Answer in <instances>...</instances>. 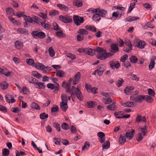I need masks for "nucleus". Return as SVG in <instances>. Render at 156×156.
<instances>
[{
  "mask_svg": "<svg viewBox=\"0 0 156 156\" xmlns=\"http://www.w3.org/2000/svg\"><path fill=\"white\" fill-rule=\"evenodd\" d=\"M90 146V144L88 142H86L84 146L82 148V150L84 151L85 149H87Z\"/></svg>",
  "mask_w": 156,
  "mask_h": 156,
  "instance_id": "obj_53",
  "label": "nucleus"
},
{
  "mask_svg": "<svg viewBox=\"0 0 156 156\" xmlns=\"http://www.w3.org/2000/svg\"><path fill=\"white\" fill-rule=\"evenodd\" d=\"M23 46V43L21 41L18 40L15 41V47L17 49H20Z\"/></svg>",
  "mask_w": 156,
  "mask_h": 156,
  "instance_id": "obj_14",
  "label": "nucleus"
},
{
  "mask_svg": "<svg viewBox=\"0 0 156 156\" xmlns=\"http://www.w3.org/2000/svg\"><path fill=\"white\" fill-rule=\"evenodd\" d=\"M97 105V103L95 102L90 101L87 102V106L88 108H93L95 107Z\"/></svg>",
  "mask_w": 156,
  "mask_h": 156,
  "instance_id": "obj_28",
  "label": "nucleus"
},
{
  "mask_svg": "<svg viewBox=\"0 0 156 156\" xmlns=\"http://www.w3.org/2000/svg\"><path fill=\"white\" fill-rule=\"evenodd\" d=\"M24 19L26 21L29 22V23H32L33 22V18H32L30 16H24Z\"/></svg>",
  "mask_w": 156,
  "mask_h": 156,
  "instance_id": "obj_47",
  "label": "nucleus"
},
{
  "mask_svg": "<svg viewBox=\"0 0 156 156\" xmlns=\"http://www.w3.org/2000/svg\"><path fill=\"white\" fill-rule=\"evenodd\" d=\"M75 89V87L74 86H73L70 89L69 93L71 94V97L72 98L73 96H75V95H76L78 100L80 101H82L83 99V97L79 89L77 87L75 90V93H73Z\"/></svg>",
  "mask_w": 156,
  "mask_h": 156,
  "instance_id": "obj_1",
  "label": "nucleus"
},
{
  "mask_svg": "<svg viewBox=\"0 0 156 156\" xmlns=\"http://www.w3.org/2000/svg\"><path fill=\"white\" fill-rule=\"evenodd\" d=\"M48 51L50 55L52 57L55 55V52L52 47L49 48Z\"/></svg>",
  "mask_w": 156,
  "mask_h": 156,
  "instance_id": "obj_48",
  "label": "nucleus"
},
{
  "mask_svg": "<svg viewBox=\"0 0 156 156\" xmlns=\"http://www.w3.org/2000/svg\"><path fill=\"white\" fill-rule=\"evenodd\" d=\"M22 90L24 94L27 95H29V90L28 88L25 86L23 87Z\"/></svg>",
  "mask_w": 156,
  "mask_h": 156,
  "instance_id": "obj_54",
  "label": "nucleus"
},
{
  "mask_svg": "<svg viewBox=\"0 0 156 156\" xmlns=\"http://www.w3.org/2000/svg\"><path fill=\"white\" fill-rule=\"evenodd\" d=\"M85 87L88 92H90L94 94H97L98 92V88L96 87H92L90 84L86 83Z\"/></svg>",
  "mask_w": 156,
  "mask_h": 156,
  "instance_id": "obj_4",
  "label": "nucleus"
},
{
  "mask_svg": "<svg viewBox=\"0 0 156 156\" xmlns=\"http://www.w3.org/2000/svg\"><path fill=\"white\" fill-rule=\"evenodd\" d=\"M65 73L61 70H57L56 76L60 77H63L65 76Z\"/></svg>",
  "mask_w": 156,
  "mask_h": 156,
  "instance_id": "obj_22",
  "label": "nucleus"
},
{
  "mask_svg": "<svg viewBox=\"0 0 156 156\" xmlns=\"http://www.w3.org/2000/svg\"><path fill=\"white\" fill-rule=\"evenodd\" d=\"M73 4L77 7H80L83 5V2L82 0H75L73 2Z\"/></svg>",
  "mask_w": 156,
  "mask_h": 156,
  "instance_id": "obj_17",
  "label": "nucleus"
},
{
  "mask_svg": "<svg viewBox=\"0 0 156 156\" xmlns=\"http://www.w3.org/2000/svg\"><path fill=\"white\" fill-rule=\"evenodd\" d=\"M59 111V109L58 107L56 105L55 107L52 108L51 109V114L53 115H55L54 113L57 112Z\"/></svg>",
  "mask_w": 156,
  "mask_h": 156,
  "instance_id": "obj_43",
  "label": "nucleus"
},
{
  "mask_svg": "<svg viewBox=\"0 0 156 156\" xmlns=\"http://www.w3.org/2000/svg\"><path fill=\"white\" fill-rule=\"evenodd\" d=\"M60 31H57L55 32V34L57 37H65L66 36L65 34L62 33V28H60L59 30Z\"/></svg>",
  "mask_w": 156,
  "mask_h": 156,
  "instance_id": "obj_21",
  "label": "nucleus"
},
{
  "mask_svg": "<svg viewBox=\"0 0 156 156\" xmlns=\"http://www.w3.org/2000/svg\"><path fill=\"white\" fill-rule=\"evenodd\" d=\"M97 135L100 138L99 141L100 143H104L105 139V134L102 132H100L98 133Z\"/></svg>",
  "mask_w": 156,
  "mask_h": 156,
  "instance_id": "obj_11",
  "label": "nucleus"
},
{
  "mask_svg": "<svg viewBox=\"0 0 156 156\" xmlns=\"http://www.w3.org/2000/svg\"><path fill=\"white\" fill-rule=\"evenodd\" d=\"M119 140L120 144H123L126 141V138L125 136H122L121 135L119 138Z\"/></svg>",
  "mask_w": 156,
  "mask_h": 156,
  "instance_id": "obj_24",
  "label": "nucleus"
},
{
  "mask_svg": "<svg viewBox=\"0 0 156 156\" xmlns=\"http://www.w3.org/2000/svg\"><path fill=\"white\" fill-rule=\"evenodd\" d=\"M17 31L18 33L22 34H28V31L26 29L23 28H20L18 29Z\"/></svg>",
  "mask_w": 156,
  "mask_h": 156,
  "instance_id": "obj_33",
  "label": "nucleus"
},
{
  "mask_svg": "<svg viewBox=\"0 0 156 156\" xmlns=\"http://www.w3.org/2000/svg\"><path fill=\"white\" fill-rule=\"evenodd\" d=\"M134 89L133 86L126 87L124 89V93L127 95H129L130 94V91Z\"/></svg>",
  "mask_w": 156,
  "mask_h": 156,
  "instance_id": "obj_25",
  "label": "nucleus"
},
{
  "mask_svg": "<svg viewBox=\"0 0 156 156\" xmlns=\"http://www.w3.org/2000/svg\"><path fill=\"white\" fill-rule=\"evenodd\" d=\"M139 129L142 133L143 135L144 136H145L146 133L147 132V130L146 129V126H145L144 127H139Z\"/></svg>",
  "mask_w": 156,
  "mask_h": 156,
  "instance_id": "obj_41",
  "label": "nucleus"
},
{
  "mask_svg": "<svg viewBox=\"0 0 156 156\" xmlns=\"http://www.w3.org/2000/svg\"><path fill=\"white\" fill-rule=\"evenodd\" d=\"M53 126L58 132L60 131V125L56 122L53 123Z\"/></svg>",
  "mask_w": 156,
  "mask_h": 156,
  "instance_id": "obj_50",
  "label": "nucleus"
},
{
  "mask_svg": "<svg viewBox=\"0 0 156 156\" xmlns=\"http://www.w3.org/2000/svg\"><path fill=\"white\" fill-rule=\"evenodd\" d=\"M33 67H35L38 69H41V70H43L45 69V66L43 64L38 63V64L35 63Z\"/></svg>",
  "mask_w": 156,
  "mask_h": 156,
  "instance_id": "obj_19",
  "label": "nucleus"
},
{
  "mask_svg": "<svg viewBox=\"0 0 156 156\" xmlns=\"http://www.w3.org/2000/svg\"><path fill=\"white\" fill-rule=\"evenodd\" d=\"M146 120L145 116H142L141 115L138 114L136 118V122H140L141 121L145 122Z\"/></svg>",
  "mask_w": 156,
  "mask_h": 156,
  "instance_id": "obj_16",
  "label": "nucleus"
},
{
  "mask_svg": "<svg viewBox=\"0 0 156 156\" xmlns=\"http://www.w3.org/2000/svg\"><path fill=\"white\" fill-rule=\"evenodd\" d=\"M35 87L38 89H44L45 87V85L43 82L36 81L35 83Z\"/></svg>",
  "mask_w": 156,
  "mask_h": 156,
  "instance_id": "obj_10",
  "label": "nucleus"
},
{
  "mask_svg": "<svg viewBox=\"0 0 156 156\" xmlns=\"http://www.w3.org/2000/svg\"><path fill=\"white\" fill-rule=\"evenodd\" d=\"M59 14V12L56 10H51L49 12V15L51 16H54L56 15H58Z\"/></svg>",
  "mask_w": 156,
  "mask_h": 156,
  "instance_id": "obj_40",
  "label": "nucleus"
},
{
  "mask_svg": "<svg viewBox=\"0 0 156 156\" xmlns=\"http://www.w3.org/2000/svg\"><path fill=\"white\" fill-rule=\"evenodd\" d=\"M143 139L142 136V134L141 133H139L137 134V136L136 138V140L138 141H140L141 140Z\"/></svg>",
  "mask_w": 156,
  "mask_h": 156,
  "instance_id": "obj_64",
  "label": "nucleus"
},
{
  "mask_svg": "<svg viewBox=\"0 0 156 156\" xmlns=\"http://www.w3.org/2000/svg\"><path fill=\"white\" fill-rule=\"evenodd\" d=\"M135 4H136L135 2L131 3L130 4L129 8L127 12L128 13H129L135 7Z\"/></svg>",
  "mask_w": 156,
  "mask_h": 156,
  "instance_id": "obj_59",
  "label": "nucleus"
},
{
  "mask_svg": "<svg viewBox=\"0 0 156 156\" xmlns=\"http://www.w3.org/2000/svg\"><path fill=\"white\" fill-rule=\"evenodd\" d=\"M144 96L143 95H138L137 96V102L138 103L141 102L143 100H144Z\"/></svg>",
  "mask_w": 156,
  "mask_h": 156,
  "instance_id": "obj_51",
  "label": "nucleus"
},
{
  "mask_svg": "<svg viewBox=\"0 0 156 156\" xmlns=\"http://www.w3.org/2000/svg\"><path fill=\"white\" fill-rule=\"evenodd\" d=\"M97 11L99 15L100 16L102 17H105L107 13V11L104 9H100L99 8Z\"/></svg>",
  "mask_w": 156,
  "mask_h": 156,
  "instance_id": "obj_15",
  "label": "nucleus"
},
{
  "mask_svg": "<svg viewBox=\"0 0 156 156\" xmlns=\"http://www.w3.org/2000/svg\"><path fill=\"white\" fill-rule=\"evenodd\" d=\"M73 18L75 23L77 26L80 25L81 23H83L84 21L83 17H80L77 15H74Z\"/></svg>",
  "mask_w": 156,
  "mask_h": 156,
  "instance_id": "obj_3",
  "label": "nucleus"
},
{
  "mask_svg": "<svg viewBox=\"0 0 156 156\" xmlns=\"http://www.w3.org/2000/svg\"><path fill=\"white\" fill-rule=\"evenodd\" d=\"M148 94L152 97L154 96L155 93L154 91L151 88H149L147 90Z\"/></svg>",
  "mask_w": 156,
  "mask_h": 156,
  "instance_id": "obj_56",
  "label": "nucleus"
},
{
  "mask_svg": "<svg viewBox=\"0 0 156 156\" xmlns=\"http://www.w3.org/2000/svg\"><path fill=\"white\" fill-rule=\"evenodd\" d=\"M81 76V73L80 72H78L74 77V79L78 80L80 79Z\"/></svg>",
  "mask_w": 156,
  "mask_h": 156,
  "instance_id": "obj_63",
  "label": "nucleus"
},
{
  "mask_svg": "<svg viewBox=\"0 0 156 156\" xmlns=\"http://www.w3.org/2000/svg\"><path fill=\"white\" fill-rule=\"evenodd\" d=\"M103 101L105 104H109L112 102V100L110 98H104L103 99Z\"/></svg>",
  "mask_w": 156,
  "mask_h": 156,
  "instance_id": "obj_42",
  "label": "nucleus"
},
{
  "mask_svg": "<svg viewBox=\"0 0 156 156\" xmlns=\"http://www.w3.org/2000/svg\"><path fill=\"white\" fill-rule=\"evenodd\" d=\"M0 86L2 90L6 89L8 87V83L5 81H3L0 83Z\"/></svg>",
  "mask_w": 156,
  "mask_h": 156,
  "instance_id": "obj_23",
  "label": "nucleus"
},
{
  "mask_svg": "<svg viewBox=\"0 0 156 156\" xmlns=\"http://www.w3.org/2000/svg\"><path fill=\"white\" fill-rule=\"evenodd\" d=\"M110 66L113 70L115 69V67L118 69L120 66V64L119 62L116 61L115 62L114 61H111L109 62Z\"/></svg>",
  "mask_w": 156,
  "mask_h": 156,
  "instance_id": "obj_7",
  "label": "nucleus"
},
{
  "mask_svg": "<svg viewBox=\"0 0 156 156\" xmlns=\"http://www.w3.org/2000/svg\"><path fill=\"white\" fill-rule=\"evenodd\" d=\"M26 62L28 65H31L33 67V66H34L35 64L34 60L31 58L27 59L26 60Z\"/></svg>",
  "mask_w": 156,
  "mask_h": 156,
  "instance_id": "obj_45",
  "label": "nucleus"
},
{
  "mask_svg": "<svg viewBox=\"0 0 156 156\" xmlns=\"http://www.w3.org/2000/svg\"><path fill=\"white\" fill-rule=\"evenodd\" d=\"M57 6L61 10L63 11H68L69 8L67 6L62 4H57Z\"/></svg>",
  "mask_w": 156,
  "mask_h": 156,
  "instance_id": "obj_18",
  "label": "nucleus"
},
{
  "mask_svg": "<svg viewBox=\"0 0 156 156\" xmlns=\"http://www.w3.org/2000/svg\"><path fill=\"white\" fill-rule=\"evenodd\" d=\"M62 128L64 130H67L69 128L68 124L66 123H64L62 124Z\"/></svg>",
  "mask_w": 156,
  "mask_h": 156,
  "instance_id": "obj_52",
  "label": "nucleus"
},
{
  "mask_svg": "<svg viewBox=\"0 0 156 156\" xmlns=\"http://www.w3.org/2000/svg\"><path fill=\"white\" fill-rule=\"evenodd\" d=\"M124 82V80L122 79H121L120 80H118L116 81V85L118 87H120L122 86V83Z\"/></svg>",
  "mask_w": 156,
  "mask_h": 156,
  "instance_id": "obj_49",
  "label": "nucleus"
},
{
  "mask_svg": "<svg viewBox=\"0 0 156 156\" xmlns=\"http://www.w3.org/2000/svg\"><path fill=\"white\" fill-rule=\"evenodd\" d=\"M77 33L87 35L88 32L85 29H79L77 31Z\"/></svg>",
  "mask_w": 156,
  "mask_h": 156,
  "instance_id": "obj_36",
  "label": "nucleus"
},
{
  "mask_svg": "<svg viewBox=\"0 0 156 156\" xmlns=\"http://www.w3.org/2000/svg\"><path fill=\"white\" fill-rule=\"evenodd\" d=\"M146 45L145 41L142 40H137L134 43V46L137 47L140 49H143L144 48L145 45Z\"/></svg>",
  "mask_w": 156,
  "mask_h": 156,
  "instance_id": "obj_5",
  "label": "nucleus"
},
{
  "mask_svg": "<svg viewBox=\"0 0 156 156\" xmlns=\"http://www.w3.org/2000/svg\"><path fill=\"white\" fill-rule=\"evenodd\" d=\"M98 10V8L94 9L93 8H90L87 10V11L95 13L97 12Z\"/></svg>",
  "mask_w": 156,
  "mask_h": 156,
  "instance_id": "obj_61",
  "label": "nucleus"
},
{
  "mask_svg": "<svg viewBox=\"0 0 156 156\" xmlns=\"http://www.w3.org/2000/svg\"><path fill=\"white\" fill-rule=\"evenodd\" d=\"M32 73L34 76L38 78H40L42 76L40 73L36 71H33Z\"/></svg>",
  "mask_w": 156,
  "mask_h": 156,
  "instance_id": "obj_44",
  "label": "nucleus"
},
{
  "mask_svg": "<svg viewBox=\"0 0 156 156\" xmlns=\"http://www.w3.org/2000/svg\"><path fill=\"white\" fill-rule=\"evenodd\" d=\"M60 105L61 108L64 112H65L68 108L67 104H66V103H60Z\"/></svg>",
  "mask_w": 156,
  "mask_h": 156,
  "instance_id": "obj_29",
  "label": "nucleus"
},
{
  "mask_svg": "<svg viewBox=\"0 0 156 156\" xmlns=\"http://www.w3.org/2000/svg\"><path fill=\"white\" fill-rule=\"evenodd\" d=\"M12 98V96L9 94H6L5 95V99L6 101L9 103H10V101Z\"/></svg>",
  "mask_w": 156,
  "mask_h": 156,
  "instance_id": "obj_46",
  "label": "nucleus"
},
{
  "mask_svg": "<svg viewBox=\"0 0 156 156\" xmlns=\"http://www.w3.org/2000/svg\"><path fill=\"white\" fill-rule=\"evenodd\" d=\"M6 12L8 15H15L14 11L13 9L11 8H7L6 9Z\"/></svg>",
  "mask_w": 156,
  "mask_h": 156,
  "instance_id": "obj_27",
  "label": "nucleus"
},
{
  "mask_svg": "<svg viewBox=\"0 0 156 156\" xmlns=\"http://www.w3.org/2000/svg\"><path fill=\"white\" fill-rule=\"evenodd\" d=\"M105 52H103L98 53L96 55V57L100 60H104L106 59Z\"/></svg>",
  "mask_w": 156,
  "mask_h": 156,
  "instance_id": "obj_9",
  "label": "nucleus"
},
{
  "mask_svg": "<svg viewBox=\"0 0 156 156\" xmlns=\"http://www.w3.org/2000/svg\"><path fill=\"white\" fill-rule=\"evenodd\" d=\"M102 144L103 149H106L109 148L110 146V143L109 140L106 141L103 143Z\"/></svg>",
  "mask_w": 156,
  "mask_h": 156,
  "instance_id": "obj_26",
  "label": "nucleus"
},
{
  "mask_svg": "<svg viewBox=\"0 0 156 156\" xmlns=\"http://www.w3.org/2000/svg\"><path fill=\"white\" fill-rule=\"evenodd\" d=\"M32 37L35 38L43 39L46 37L45 34L42 31H33L31 33Z\"/></svg>",
  "mask_w": 156,
  "mask_h": 156,
  "instance_id": "obj_2",
  "label": "nucleus"
},
{
  "mask_svg": "<svg viewBox=\"0 0 156 156\" xmlns=\"http://www.w3.org/2000/svg\"><path fill=\"white\" fill-rule=\"evenodd\" d=\"M129 60L131 62L135 63L137 62L138 61V58L135 56L132 55L129 58Z\"/></svg>",
  "mask_w": 156,
  "mask_h": 156,
  "instance_id": "obj_39",
  "label": "nucleus"
},
{
  "mask_svg": "<svg viewBox=\"0 0 156 156\" xmlns=\"http://www.w3.org/2000/svg\"><path fill=\"white\" fill-rule=\"evenodd\" d=\"M59 19L61 21L65 23H70L73 21L72 18L70 17L68 18L62 15H60L59 17Z\"/></svg>",
  "mask_w": 156,
  "mask_h": 156,
  "instance_id": "obj_6",
  "label": "nucleus"
},
{
  "mask_svg": "<svg viewBox=\"0 0 156 156\" xmlns=\"http://www.w3.org/2000/svg\"><path fill=\"white\" fill-rule=\"evenodd\" d=\"M111 52L114 54L119 51V48L116 44H110Z\"/></svg>",
  "mask_w": 156,
  "mask_h": 156,
  "instance_id": "obj_8",
  "label": "nucleus"
},
{
  "mask_svg": "<svg viewBox=\"0 0 156 156\" xmlns=\"http://www.w3.org/2000/svg\"><path fill=\"white\" fill-rule=\"evenodd\" d=\"M33 21L37 24H39L40 23L41 19L37 17L34 16L33 17Z\"/></svg>",
  "mask_w": 156,
  "mask_h": 156,
  "instance_id": "obj_57",
  "label": "nucleus"
},
{
  "mask_svg": "<svg viewBox=\"0 0 156 156\" xmlns=\"http://www.w3.org/2000/svg\"><path fill=\"white\" fill-rule=\"evenodd\" d=\"M139 19V18L138 17H130L126 18V20L127 22H131L136 20Z\"/></svg>",
  "mask_w": 156,
  "mask_h": 156,
  "instance_id": "obj_34",
  "label": "nucleus"
},
{
  "mask_svg": "<svg viewBox=\"0 0 156 156\" xmlns=\"http://www.w3.org/2000/svg\"><path fill=\"white\" fill-rule=\"evenodd\" d=\"M122 105L126 107H134V103L131 101H127L124 103Z\"/></svg>",
  "mask_w": 156,
  "mask_h": 156,
  "instance_id": "obj_32",
  "label": "nucleus"
},
{
  "mask_svg": "<svg viewBox=\"0 0 156 156\" xmlns=\"http://www.w3.org/2000/svg\"><path fill=\"white\" fill-rule=\"evenodd\" d=\"M96 50L90 48H86L85 49V53L89 55L93 56L95 54Z\"/></svg>",
  "mask_w": 156,
  "mask_h": 156,
  "instance_id": "obj_12",
  "label": "nucleus"
},
{
  "mask_svg": "<svg viewBox=\"0 0 156 156\" xmlns=\"http://www.w3.org/2000/svg\"><path fill=\"white\" fill-rule=\"evenodd\" d=\"M61 98L62 102L61 103H66V104H67V96L65 94H62L61 95Z\"/></svg>",
  "mask_w": 156,
  "mask_h": 156,
  "instance_id": "obj_31",
  "label": "nucleus"
},
{
  "mask_svg": "<svg viewBox=\"0 0 156 156\" xmlns=\"http://www.w3.org/2000/svg\"><path fill=\"white\" fill-rule=\"evenodd\" d=\"M115 103H114L108 105L107 107V109L111 111H114L116 110L117 108V107L115 105Z\"/></svg>",
  "mask_w": 156,
  "mask_h": 156,
  "instance_id": "obj_20",
  "label": "nucleus"
},
{
  "mask_svg": "<svg viewBox=\"0 0 156 156\" xmlns=\"http://www.w3.org/2000/svg\"><path fill=\"white\" fill-rule=\"evenodd\" d=\"M152 58L151 59L149 66V69L150 70H151L154 67L155 62L154 61V60L155 59L156 57L155 56H153Z\"/></svg>",
  "mask_w": 156,
  "mask_h": 156,
  "instance_id": "obj_13",
  "label": "nucleus"
},
{
  "mask_svg": "<svg viewBox=\"0 0 156 156\" xmlns=\"http://www.w3.org/2000/svg\"><path fill=\"white\" fill-rule=\"evenodd\" d=\"M31 106L32 108L36 109L38 110L40 109V107L39 105L35 102H33L31 104Z\"/></svg>",
  "mask_w": 156,
  "mask_h": 156,
  "instance_id": "obj_35",
  "label": "nucleus"
},
{
  "mask_svg": "<svg viewBox=\"0 0 156 156\" xmlns=\"http://www.w3.org/2000/svg\"><path fill=\"white\" fill-rule=\"evenodd\" d=\"M96 50V51H97L98 53H101V52H106V50H105V49L100 47H97L96 50Z\"/></svg>",
  "mask_w": 156,
  "mask_h": 156,
  "instance_id": "obj_60",
  "label": "nucleus"
},
{
  "mask_svg": "<svg viewBox=\"0 0 156 156\" xmlns=\"http://www.w3.org/2000/svg\"><path fill=\"white\" fill-rule=\"evenodd\" d=\"M144 100L149 103H151L153 101V99L149 96L147 95L144 96Z\"/></svg>",
  "mask_w": 156,
  "mask_h": 156,
  "instance_id": "obj_38",
  "label": "nucleus"
},
{
  "mask_svg": "<svg viewBox=\"0 0 156 156\" xmlns=\"http://www.w3.org/2000/svg\"><path fill=\"white\" fill-rule=\"evenodd\" d=\"M105 66L103 65H99L98 66L97 69L100 71L104 72L105 70Z\"/></svg>",
  "mask_w": 156,
  "mask_h": 156,
  "instance_id": "obj_62",
  "label": "nucleus"
},
{
  "mask_svg": "<svg viewBox=\"0 0 156 156\" xmlns=\"http://www.w3.org/2000/svg\"><path fill=\"white\" fill-rule=\"evenodd\" d=\"M48 114H46L45 112L41 113L40 115V118L42 119H44L48 118Z\"/></svg>",
  "mask_w": 156,
  "mask_h": 156,
  "instance_id": "obj_55",
  "label": "nucleus"
},
{
  "mask_svg": "<svg viewBox=\"0 0 156 156\" xmlns=\"http://www.w3.org/2000/svg\"><path fill=\"white\" fill-rule=\"evenodd\" d=\"M9 151L7 148H4L2 150V154L3 156H8L9 154Z\"/></svg>",
  "mask_w": 156,
  "mask_h": 156,
  "instance_id": "obj_37",
  "label": "nucleus"
},
{
  "mask_svg": "<svg viewBox=\"0 0 156 156\" xmlns=\"http://www.w3.org/2000/svg\"><path fill=\"white\" fill-rule=\"evenodd\" d=\"M126 137L128 138L129 140L132 139L133 137V135L131 134L130 132H126Z\"/></svg>",
  "mask_w": 156,
  "mask_h": 156,
  "instance_id": "obj_58",
  "label": "nucleus"
},
{
  "mask_svg": "<svg viewBox=\"0 0 156 156\" xmlns=\"http://www.w3.org/2000/svg\"><path fill=\"white\" fill-rule=\"evenodd\" d=\"M96 14H94L92 16L93 20L94 21H99L101 19V16L98 13H96Z\"/></svg>",
  "mask_w": 156,
  "mask_h": 156,
  "instance_id": "obj_30",
  "label": "nucleus"
}]
</instances>
